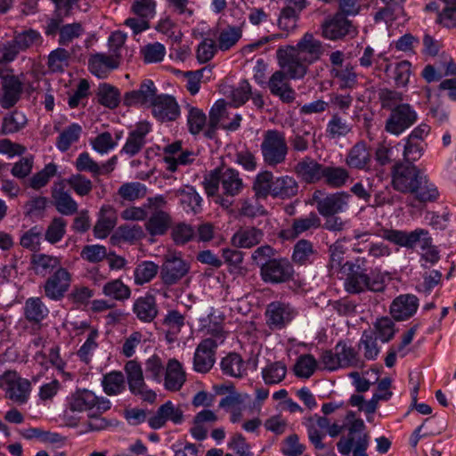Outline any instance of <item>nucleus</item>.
I'll list each match as a JSON object with an SVG mask.
<instances>
[{
  "mask_svg": "<svg viewBox=\"0 0 456 456\" xmlns=\"http://www.w3.org/2000/svg\"><path fill=\"white\" fill-rule=\"evenodd\" d=\"M325 47L313 33H305L296 45H288L277 50V59L281 69L288 72L291 79L303 78L312 63L319 61Z\"/></svg>",
  "mask_w": 456,
  "mask_h": 456,
  "instance_id": "nucleus-1",
  "label": "nucleus"
},
{
  "mask_svg": "<svg viewBox=\"0 0 456 456\" xmlns=\"http://www.w3.org/2000/svg\"><path fill=\"white\" fill-rule=\"evenodd\" d=\"M391 185L394 190L411 194L419 202L436 199L437 190L428 180L423 172L414 164L398 160L391 170Z\"/></svg>",
  "mask_w": 456,
  "mask_h": 456,
  "instance_id": "nucleus-2",
  "label": "nucleus"
},
{
  "mask_svg": "<svg viewBox=\"0 0 456 456\" xmlns=\"http://www.w3.org/2000/svg\"><path fill=\"white\" fill-rule=\"evenodd\" d=\"M204 187L208 196L217 195L216 202L225 208L232 207L235 196L239 195L244 183L238 171L228 168L223 172L216 169L205 178Z\"/></svg>",
  "mask_w": 456,
  "mask_h": 456,
  "instance_id": "nucleus-3",
  "label": "nucleus"
},
{
  "mask_svg": "<svg viewBox=\"0 0 456 456\" xmlns=\"http://www.w3.org/2000/svg\"><path fill=\"white\" fill-rule=\"evenodd\" d=\"M347 434L342 436L337 443L340 454L348 456H369L367 450L370 444V435L362 419H356L353 411L347 412Z\"/></svg>",
  "mask_w": 456,
  "mask_h": 456,
  "instance_id": "nucleus-4",
  "label": "nucleus"
},
{
  "mask_svg": "<svg viewBox=\"0 0 456 456\" xmlns=\"http://www.w3.org/2000/svg\"><path fill=\"white\" fill-rule=\"evenodd\" d=\"M264 162L269 167H276L285 162L289 146L285 134L276 129H269L263 134L260 146Z\"/></svg>",
  "mask_w": 456,
  "mask_h": 456,
  "instance_id": "nucleus-5",
  "label": "nucleus"
},
{
  "mask_svg": "<svg viewBox=\"0 0 456 456\" xmlns=\"http://www.w3.org/2000/svg\"><path fill=\"white\" fill-rule=\"evenodd\" d=\"M346 279L345 288L350 293H361L365 290L381 292L385 289V278L379 273L368 275L360 265L351 264Z\"/></svg>",
  "mask_w": 456,
  "mask_h": 456,
  "instance_id": "nucleus-6",
  "label": "nucleus"
},
{
  "mask_svg": "<svg viewBox=\"0 0 456 456\" xmlns=\"http://www.w3.org/2000/svg\"><path fill=\"white\" fill-rule=\"evenodd\" d=\"M293 274V265L283 257L269 259L260 266L261 279L266 283H284L292 280Z\"/></svg>",
  "mask_w": 456,
  "mask_h": 456,
  "instance_id": "nucleus-7",
  "label": "nucleus"
},
{
  "mask_svg": "<svg viewBox=\"0 0 456 456\" xmlns=\"http://www.w3.org/2000/svg\"><path fill=\"white\" fill-rule=\"evenodd\" d=\"M190 264L176 254H168L164 256L159 267V277L166 286L177 284L190 272Z\"/></svg>",
  "mask_w": 456,
  "mask_h": 456,
  "instance_id": "nucleus-8",
  "label": "nucleus"
},
{
  "mask_svg": "<svg viewBox=\"0 0 456 456\" xmlns=\"http://www.w3.org/2000/svg\"><path fill=\"white\" fill-rule=\"evenodd\" d=\"M418 118L416 110L408 103H401L391 110L386 121V131L399 135L411 126Z\"/></svg>",
  "mask_w": 456,
  "mask_h": 456,
  "instance_id": "nucleus-9",
  "label": "nucleus"
},
{
  "mask_svg": "<svg viewBox=\"0 0 456 456\" xmlns=\"http://www.w3.org/2000/svg\"><path fill=\"white\" fill-rule=\"evenodd\" d=\"M350 195L346 192H335L325 195L322 191L313 193V201L322 216H334L342 212L348 204Z\"/></svg>",
  "mask_w": 456,
  "mask_h": 456,
  "instance_id": "nucleus-10",
  "label": "nucleus"
},
{
  "mask_svg": "<svg viewBox=\"0 0 456 456\" xmlns=\"http://www.w3.org/2000/svg\"><path fill=\"white\" fill-rule=\"evenodd\" d=\"M0 388L6 391V395L12 401L17 403H24L27 402L30 383L18 376L15 371H5L0 376Z\"/></svg>",
  "mask_w": 456,
  "mask_h": 456,
  "instance_id": "nucleus-11",
  "label": "nucleus"
},
{
  "mask_svg": "<svg viewBox=\"0 0 456 456\" xmlns=\"http://www.w3.org/2000/svg\"><path fill=\"white\" fill-rule=\"evenodd\" d=\"M321 30L324 38L333 41L355 33L352 22L340 12L328 16L322 23Z\"/></svg>",
  "mask_w": 456,
  "mask_h": 456,
  "instance_id": "nucleus-12",
  "label": "nucleus"
},
{
  "mask_svg": "<svg viewBox=\"0 0 456 456\" xmlns=\"http://www.w3.org/2000/svg\"><path fill=\"white\" fill-rule=\"evenodd\" d=\"M296 316L295 309L287 303L274 301L266 306V324L272 330H281L288 325Z\"/></svg>",
  "mask_w": 456,
  "mask_h": 456,
  "instance_id": "nucleus-13",
  "label": "nucleus"
},
{
  "mask_svg": "<svg viewBox=\"0 0 456 456\" xmlns=\"http://www.w3.org/2000/svg\"><path fill=\"white\" fill-rule=\"evenodd\" d=\"M71 273L63 267H59L47 278L44 285L45 294L52 300H61L69 289Z\"/></svg>",
  "mask_w": 456,
  "mask_h": 456,
  "instance_id": "nucleus-14",
  "label": "nucleus"
},
{
  "mask_svg": "<svg viewBox=\"0 0 456 456\" xmlns=\"http://www.w3.org/2000/svg\"><path fill=\"white\" fill-rule=\"evenodd\" d=\"M130 391L134 395H140L144 401L152 403L156 399V394L145 388L142 370L135 361H129L125 366Z\"/></svg>",
  "mask_w": 456,
  "mask_h": 456,
  "instance_id": "nucleus-15",
  "label": "nucleus"
},
{
  "mask_svg": "<svg viewBox=\"0 0 456 456\" xmlns=\"http://www.w3.org/2000/svg\"><path fill=\"white\" fill-rule=\"evenodd\" d=\"M151 106L153 116L161 122L174 121L180 115L179 105L171 95H156Z\"/></svg>",
  "mask_w": 456,
  "mask_h": 456,
  "instance_id": "nucleus-16",
  "label": "nucleus"
},
{
  "mask_svg": "<svg viewBox=\"0 0 456 456\" xmlns=\"http://www.w3.org/2000/svg\"><path fill=\"white\" fill-rule=\"evenodd\" d=\"M217 343L213 338L202 340L196 348L193 358V368L197 372H208L215 363V350Z\"/></svg>",
  "mask_w": 456,
  "mask_h": 456,
  "instance_id": "nucleus-17",
  "label": "nucleus"
},
{
  "mask_svg": "<svg viewBox=\"0 0 456 456\" xmlns=\"http://www.w3.org/2000/svg\"><path fill=\"white\" fill-rule=\"evenodd\" d=\"M120 62V53H105L92 54L88 60L89 70L100 78H105L109 73L117 69Z\"/></svg>",
  "mask_w": 456,
  "mask_h": 456,
  "instance_id": "nucleus-18",
  "label": "nucleus"
},
{
  "mask_svg": "<svg viewBox=\"0 0 456 456\" xmlns=\"http://www.w3.org/2000/svg\"><path fill=\"white\" fill-rule=\"evenodd\" d=\"M288 72L281 69L275 71L268 81V87L273 95L279 96L284 102H291L295 99V92L289 86Z\"/></svg>",
  "mask_w": 456,
  "mask_h": 456,
  "instance_id": "nucleus-19",
  "label": "nucleus"
},
{
  "mask_svg": "<svg viewBox=\"0 0 456 456\" xmlns=\"http://www.w3.org/2000/svg\"><path fill=\"white\" fill-rule=\"evenodd\" d=\"M183 418L182 410L176 408L172 402L168 401L158 409L156 413L149 419L148 422L152 428L158 429L162 428L167 420L179 424L183 421Z\"/></svg>",
  "mask_w": 456,
  "mask_h": 456,
  "instance_id": "nucleus-20",
  "label": "nucleus"
},
{
  "mask_svg": "<svg viewBox=\"0 0 456 456\" xmlns=\"http://www.w3.org/2000/svg\"><path fill=\"white\" fill-rule=\"evenodd\" d=\"M263 238V230L255 226H243L232 235L231 241L236 248H251L258 245Z\"/></svg>",
  "mask_w": 456,
  "mask_h": 456,
  "instance_id": "nucleus-21",
  "label": "nucleus"
},
{
  "mask_svg": "<svg viewBox=\"0 0 456 456\" xmlns=\"http://www.w3.org/2000/svg\"><path fill=\"white\" fill-rule=\"evenodd\" d=\"M52 198L56 210L61 215L71 216L77 212V203L64 190L62 183H54L52 187Z\"/></svg>",
  "mask_w": 456,
  "mask_h": 456,
  "instance_id": "nucleus-22",
  "label": "nucleus"
},
{
  "mask_svg": "<svg viewBox=\"0 0 456 456\" xmlns=\"http://www.w3.org/2000/svg\"><path fill=\"white\" fill-rule=\"evenodd\" d=\"M133 312L142 322H151L159 314L155 297L151 294H146L135 299L133 305Z\"/></svg>",
  "mask_w": 456,
  "mask_h": 456,
  "instance_id": "nucleus-23",
  "label": "nucleus"
},
{
  "mask_svg": "<svg viewBox=\"0 0 456 456\" xmlns=\"http://www.w3.org/2000/svg\"><path fill=\"white\" fill-rule=\"evenodd\" d=\"M228 112L226 110V103L224 100L217 101L211 108L209 112V124L213 127L222 126L227 130H236L240 126L241 117L236 115L233 121L228 123Z\"/></svg>",
  "mask_w": 456,
  "mask_h": 456,
  "instance_id": "nucleus-24",
  "label": "nucleus"
},
{
  "mask_svg": "<svg viewBox=\"0 0 456 456\" xmlns=\"http://www.w3.org/2000/svg\"><path fill=\"white\" fill-rule=\"evenodd\" d=\"M118 216L113 207L104 205L100 209L99 218L94 227L97 239H105L117 224Z\"/></svg>",
  "mask_w": 456,
  "mask_h": 456,
  "instance_id": "nucleus-25",
  "label": "nucleus"
},
{
  "mask_svg": "<svg viewBox=\"0 0 456 456\" xmlns=\"http://www.w3.org/2000/svg\"><path fill=\"white\" fill-rule=\"evenodd\" d=\"M323 169L322 165L312 158L305 157L295 166L294 172L305 183H314L322 178Z\"/></svg>",
  "mask_w": 456,
  "mask_h": 456,
  "instance_id": "nucleus-26",
  "label": "nucleus"
},
{
  "mask_svg": "<svg viewBox=\"0 0 456 456\" xmlns=\"http://www.w3.org/2000/svg\"><path fill=\"white\" fill-rule=\"evenodd\" d=\"M156 96V87L151 80L143 81L138 90L128 92L124 96V104L133 106L152 102Z\"/></svg>",
  "mask_w": 456,
  "mask_h": 456,
  "instance_id": "nucleus-27",
  "label": "nucleus"
},
{
  "mask_svg": "<svg viewBox=\"0 0 456 456\" xmlns=\"http://www.w3.org/2000/svg\"><path fill=\"white\" fill-rule=\"evenodd\" d=\"M418 308V298L413 295H402L396 297L390 307L394 319L402 321L411 317Z\"/></svg>",
  "mask_w": 456,
  "mask_h": 456,
  "instance_id": "nucleus-28",
  "label": "nucleus"
},
{
  "mask_svg": "<svg viewBox=\"0 0 456 456\" xmlns=\"http://www.w3.org/2000/svg\"><path fill=\"white\" fill-rule=\"evenodd\" d=\"M428 231L424 229H417L411 232H405L397 230H384L382 237L390 242L401 247L412 248L418 240H420L422 235H427Z\"/></svg>",
  "mask_w": 456,
  "mask_h": 456,
  "instance_id": "nucleus-29",
  "label": "nucleus"
},
{
  "mask_svg": "<svg viewBox=\"0 0 456 456\" xmlns=\"http://www.w3.org/2000/svg\"><path fill=\"white\" fill-rule=\"evenodd\" d=\"M370 160V153L366 143L359 142L350 149L346 159V163L349 167L364 169L368 167Z\"/></svg>",
  "mask_w": 456,
  "mask_h": 456,
  "instance_id": "nucleus-30",
  "label": "nucleus"
},
{
  "mask_svg": "<svg viewBox=\"0 0 456 456\" xmlns=\"http://www.w3.org/2000/svg\"><path fill=\"white\" fill-rule=\"evenodd\" d=\"M185 382V372L182 364L176 359L168 361L165 378V387L167 390L177 391Z\"/></svg>",
  "mask_w": 456,
  "mask_h": 456,
  "instance_id": "nucleus-31",
  "label": "nucleus"
},
{
  "mask_svg": "<svg viewBox=\"0 0 456 456\" xmlns=\"http://www.w3.org/2000/svg\"><path fill=\"white\" fill-rule=\"evenodd\" d=\"M172 218L163 210H154L145 224V228L151 235H163L170 228Z\"/></svg>",
  "mask_w": 456,
  "mask_h": 456,
  "instance_id": "nucleus-32",
  "label": "nucleus"
},
{
  "mask_svg": "<svg viewBox=\"0 0 456 456\" xmlns=\"http://www.w3.org/2000/svg\"><path fill=\"white\" fill-rule=\"evenodd\" d=\"M31 265L37 275L45 276L54 269L61 267V259L58 256L43 253L34 254L31 257Z\"/></svg>",
  "mask_w": 456,
  "mask_h": 456,
  "instance_id": "nucleus-33",
  "label": "nucleus"
},
{
  "mask_svg": "<svg viewBox=\"0 0 456 456\" xmlns=\"http://www.w3.org/2000/svg\"><path fill=\"white\" fill-rule=\"evenodd\" d=\"M321 225V220L315 213H310L309 216L304 218L294 219L291 228L283 231V235L287 239H294L299 234L312 229L317 228Z\"/></svg>",
  "mask_w": 456,
  "mask_h": 456,
  "instance_id": "nucleus-34",
  "label": "nucleus"
},
{
  "mask_svg": "<svg viewBox=\"0 0 456 456\" xmlns=\"http://www.w3.org/2000/svg\"><path fill=\"white\" fill-rule=\"evenodd\" d=\"M4 95L1 99V105L4 109L12 107L20 98L21 84L13 76L4 77Z\"/></svg>",
  "mask_w": 456,
  "mask_h": 456,
  "instance_id": "nucleus-35",
  "label": "nucleus"
},
{
  "mask_svg": "<svg viewBox=\"0 0 456 456\" xmlns=\"http://www.w3.org/2000/svg\"><path fill=\"white\" fill-rule=\"evenodd\" d=\"M97 396L89 390L77 391L72 395L69 408L72 411H89L94 410Z\"/></svg>",
  "mask_w": 456,
  "mask_h": 456,
  "instance_id": "nucleus-36",
  "label": "nucleus"
},
{
  "mask_svg": "<svg viewBox=\"0 0 456 456\" xmlns=\"http://www.w3.org/2000/svg\"><path fill=\"white\" fill-rule=\"evenodd\" d=\"M341 368H362L364 362L359 357L358 353L344 342H339L335 346Z\"/></svg>",
  "mask_w": 456,
  "mask_h": 456,
  "instance_id": "nucleus-37",
  "label": "nucleus"
},
{
  "mask_svg": "<svg viewBox=\"0 0 456 456\" xmlns=\"http://www.w3.org/2000/svg\"><path fill=\"white\" fill-rule=\"evenodd\" d=\"M298 183L291 176L283 175L274 180L273 197L281 199H290L298 192Z\"/></svg>",
  "mask_w": 456,
  "mask_h": 456,
  "instance_id": "nucleus-38",
  "label": "nucleus"
},
{
  "mask_svg": "<svg viewBox=\"0 0 456 456\" xmlns=\"http://www.w3.org/2000/svg\"><path fill=\"white\" fill-rule=\"evenodd\" d=\"M159 271V266L152 261H142L134 270V281L142 286L151 281Z\"/></svg>",
  "mask_w": 456,
  "mask_h": 456,
  "instance_id": "nucleus-39",
  "label": "nucleus"
},
{
  "mask_svg": "<svg viewBox=\"0 0 456 456\" xmlns=\"http://www.w3.org/2000/svg\"><path fill=\"white\" fill-rule=\"evenodd\" d=\"M333 78L338 80L341 89H353L358 84V76L354 71V67L347 63L342 69H330Z\"/></svg>",
  "mask_w": 456,
  "mask_h": 456,
  "instance_id": "nucleus-40",
  "label": "nucleus"
},
{
  "mask_svg": "<svg viewBox=\"0 0 456 456\" xmlns=\"http://www.w3.org/2000/svg\"><path fill=\"white\" fill-rule=\"evenodd\" d=\"M221 368L224 373L234 378H240L246 372V365L243 359L235 353L229 354L222 360Z\"/></svg>",
  "mask_w": 456,
  "mask_h": 456,
  "instance_id": "nucleus-41",
  "label": "nucleus"
},
{
  "mask_svg": "<svg viewBox=\"0 0 456 456\" xmlns=\"http://www.w3.org/2000/svg\"><path fill=\"white\" fill-rule=\"evenodd\" d=\"M261 198L254 195L240 201L239 214L248 218H256L266 215V210L260 203Z\"/></svg>",
  "mask_w": 456,
  "mask_h": 456,
  "instance_id": "nucleus-42",
  "label": "nucleus"
},
{
  "mask_svg": "<svg viewBox=\"0 0 456 456\" xmlns=\"http://www.w3.org/2000/svg\"><path fill=\"white\" fill-rule=\"evenodd\" d=\"M102 293L118 301H124L131 297V289L120 279L108 281L102 287Z\"/></svg>",
  "mask_w": 456,
  "mask_h": 456,
  "instance_id": "nucleus-43",
  "label": "nucleus"
},
{
  "mask_svg": "<svg viewBox=\"0 0 456 456\" xmlns=\"http://www.w3.org/2000/svg\"><path fill=\"white\" fill-rule=\"evenodd\" d=\"M13 38L22 52L34 46H39L43 42L41 34L33 28L25 29L20 32L15 31Z\"/></svg>",
  "mask_w": 456,
  "mask_h": 456,
  "instance_id": "nucleus-44",
  "label": "nucleus"
},
{
  "mask_svg": "<svg viewBox=\"0 0 456 456\" xmlns=\"http://www.w3.org/2000/svg\"><path fill=\"white\" fill-rule=\"evenodd\" d=\"M274 180L273 175L270 171L258 174L253 184L255 195L261 199H266L269 194L273 196Z\"/></svg>",
  "mask_w": 456,
  "mask_h": 456,
  "instance_id": "nucleus-45",
  "label": "nucleus"
},
{
  "mask_svg": "<svg viewBox=\"0 0 456 456\" xmlns=\"http://www.w3.org/2000/svg\"><path fill=\"white\" fill-rule=\"evenodd\" d=\"M98 101L107 108L115 109L120 102V93L111 85L102 84L98 88Z\"/></svg>",
  "mask_w": 456,
  "mask_h": 456,
  "instance_id": "nucleus-46",
  "label": "nucleus"
},
{
  "mask_svg": "<svg viewBox=\"0 0 456 456\" xmlns=\"http://www.w3.org/2000/svg\"><path fill=\"white\" fill-rule=\"evenodd\" d=\"M48 314V309L39 297L28 298L25 304V315L29 322H39Z\"/></svg>",
  "mask_w": 456,
  "mask_h": 456,
  "instance_id": "nucleus-47",
  "label": "nucleus"
},
{
  "mask_svg": "<svg viewBox=\"0 0 456 456\" xmlns=\"http://www.w3.org/2000/svg\"><path fill=\"white\" fill-rule=\"evenodd\" d=\"M287 367L281 362L268 364L262 370V377L266 385L281 383L286 377Z\"/></svg>",
  "mask_w": 456,
  "mask_h": 456,
  "instance_id": "nucleus-48",
  "label": "nucleus"
},
{
  "mask_svg": "<svg viewBox=\"0 0 456 456\" xmlns=\"http://www.w3.org/2000/svg\"><path fill=\"white\" fill-rule=\"evenodd\" d=\"M27 124V118L22 112L13 111L3 119L0 134H9L19 132Z\"/></svg>",
  "mask_w": 456,
  "mask_h": 456,
  "instance_id": "nucleus-49",
  "label": "nucleus"
},
{
  "mask_svg": "<svg viewBox=\"0 0 456 456\" xmlns=\"http://www.w3.org/2000/svg\"><path fill=\"white\" fill-rule=\"evenodd\" d=\"M317 369V362L312 354H302L294 365L293 370L297 377L309 379Z\"/></svg>",
  "mask_w": 456,
  "mask_h": 456,
  "instance_id": "nucleus-50",
  "label": "nucleus"
},
{
  "mask_svg": "<svg viewBox=\"0 0 456 456\" xmlns=\"http://www.w3.org/2000/svg\"><path fill=\"white\" fill-rule=\"evenodd\" d=\"M66 226L67 222L62 217H53L45 230V240L51 244L61 241L66 233Z\"/></svg>",
  "mask_w": 456,
  "mask_h": 456,
  "instance_id": "nucleus-51",
  "label": "nucleus"
},
{
  "mask_svg": "<svg viewBox=\"0 0 456 456\" xmlns=\"http://www.w3.org/2000/svg\"><path fill=\"white\" fill-rule=\"evenodd\" d=\"M352 130V125L338 114H334L327 125V134L330 139L347 135Z\"/></svg>",
  "mask_w": 456,
  "mask_h": 456,
  "instance_id": "nucleus-52",
  "label": "nucleus"
},
{
  "mask_svg": "<svg viewBox=\"0 0 456 456\" xmlns=\"http://www.w3.org/2000/svg\"><path fill=\"white\" fill-rule=\"evenodd\" d=\"M82 127L77 124H72L66 127L59 135L57 140V148L61 151L69 150L73 142L78 141Z\"/></svg>",
  "mask_w": 456,
  "mask_h": 456,
  "instance_id": "nucleus-53",
  "label": "nucleus"
},
{
  "mask_svg": "<svg viewBox=\"0 0 456 456\" xmlns=\"http://www.w3.org/2000/svg\"><path fill=\"white\" fill-rule=\"evenodd\" d=\"M175 197L179 198L183 205H186L191 211L197 212L200 207L201 198L193 187L184 186L175 191Z\"/></svg>",
  "mask_w": 456,
  "mask_h": 456,
  "instance_id": "nucleus-54",
  "label": "nucleus"
},
{
  "mask_svg": "<svg viewBox=\"0 0 456 456\" xmlns=\"http://www.w3.org/2000/svg\"><path fill=\"white\" fill-rule=\"evenodd\" d=\"M242 36L240 27L228 26L224 28L218 37V47L222 51H226L233 46Z\"/></svg>",
  "mask_w": 456,
  "mask_h": 456,
  "instance_id": "nucleus-55",
  "label": "nucleus"
},
{
  "mask_svg": "<svg viewBox=\"0 0 456 456\" xmlns=\"http://www.w3.org/2000/svg\"><path fill=\"white\" fill-rule=\"evenodd\" d=\"M69 53L64 48H57L48 55L47 65L53 72H62L69 65Z\"/></svg>",
  "mask_w": 456,
  "mask_h": 456,
  "instance_id": "nucleus-56",
  "label": "nucleus"
},
{
  "mask_svg": "<svg viewBox=\"0 0 456 456\" xmlns=\"http://www.w3.org/2000/svg\"><path fill=\"white\" fill-rule=\"evenodd\" d=\"M144 233L141 226L139 225H120L114 235L111 236L110 240H114L117 238L134 243L143 237Z\"/></svg>",
  "mask_w": 456,
  "mask_h": 456,
  "instance_id": "nucleus-57",
  "label": "nucleus"
},
{
  "mask_svg": "<svg viewBox=\"0 0 456 456\" xmlns=\"http://www.w3.org/2000/svg\"><path fill=\"white\" fill-rule=\"evenodd\" d=\"M104 392L109 395H117L125 389V379L121 372H110L104 376L102 380Z\"/></svg>",
  "mask_w": 456,
  "mask_h": 456,
  "instance_id": "nucleus-58",
  "label": "nucleus"
},
{
  "mask_svg": "<svg viewBox=\"0 0 456 456\" xmlns=\"http://www.w3.org/2000/svg\"><path fill=\"white\" fill-rule=\"evenodd\" d=\"M188 116H187V123L189 126V131L192 134H200L204 128L207 121V117L205 113L196 108L188 105Z\"/></svg>",
  "mask_w": 456,
  "mask_h": 456,
  "instance_id": "nucleus-59",
  "label": "nucleus"
},
{
  "mask_svg": "<svg viewBox=\"0 0 456 456\" xmlns=\"http://www.w3.org/2000/svg\"><path fill=\"white\" fill-rule=\"evenodd\" d=\"M348 177V172L343 167H324L322 178L329 185L340 187L346 183Z\"/></svg>",
  "mask_w": 456,
  "mask_h": 456,
  "instance_id": "nucleus-60",
  "label": "nucleus"
},
{
  "mask_svg": "<svg viewBox=\"0 0 456 456\" xmlns=\"http://www.w3.org/2000/svg\"><path fill=\"white\" fill-rule=\"evenodd\" d=\"M56 172V165L53 163L46 165L44 169L35 174L29 179V186L34 190L41 189L48 183L49 180L55 175Z\"/></svg>",
  "mask_w": 456,
  "mask_h": 456,
  "instance_id": "nucleus-61",
  "label": "nucleus"
},
{
  "mask_svg": "<svg viewBox=\"0 0 456 456\" xmlns=\"http://www.w3.org/2000/svg\"><path fill=\"white\" fill-rule=\"evenodd\" d=\"M119 196L128 201L142 198L146 194V187L140 183H126L118 189Z\"/></svg>",
  "mask_w": 456,
  "mask_h": 456,
  "instance_id": "nucleus-62",
  "label": "nucleus"
},
{
  "mask_svg": "<svg viewBox=\"0 0 456 456\" xmlns=\"http://www.w3.org/2000/svg\"><path fill=\"white\" fill-rule=\"evenodd\" d=\"M131 12L149 21L156 13V2L154 0H134Z\"/></svg>",
  "mask_w": 456,
  "mask_h": 456,
  "instance_id": "nucleus-63",
  "label": "nucleus"
},
{
  "mask_svg": "<svg viewBox=\"0 0 456 456\" xmlns=\"http://www.w3.org/2000/svg\"><path fill=\"white\" fill-rule=\"evenodd\" d=\"M305 450V446L299 442L297 434L288 436L282 442L281 452L285 456H300Z\"/></svg>",
  "mask_w": 456,
  "mask_h": 456,
  "instance_id": "nucleus-64",
  "label": "nucleus"
}]
</instances>
